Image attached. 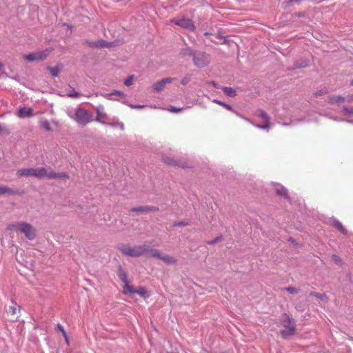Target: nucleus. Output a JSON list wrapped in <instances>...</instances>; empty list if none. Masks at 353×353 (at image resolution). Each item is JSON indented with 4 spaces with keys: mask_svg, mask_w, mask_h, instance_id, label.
I'll use <instances>...</instances> for the list:
<instances>
[{
    "mask_svg": "<svg viewBox=\"0 0 353 353\" xmlns=\"http://www.w3.org/2000/svg\"><path fill=\"white\" fill-rule=\"evenodd\" d=\"M17 175L19 176H34L37 179L46 177L50 179L69 178L68 174L65 172H55L52 170L48 172L44 168L19 169L17 172Z\"/></svg>",
    "mask_w": 353,
    "mask_h": 353,
    "instance_id": "nucleus-1",
    "label": "nucleus"
},
{
    "mask_svg": "<svg viewBox=\"0 0 353 353\" xmlns=\"http://www.w3.org/2000/svg\"><path fill=\"white\" fill-rule=\"evenodd\" d=\"M7 229L12 232H19L30 241L35 239L37 237L36 228L26 221L12 223L8 225Z\"/></svg>",
    "mask_w": 353,
    "mask_h": 353,
    "instance_id": "nucleus-2",
    "label": "nucleus"
},
{
    "mask_svg": "<svg viewBox=\"0 0 353 353\" xmlns=\"http://www.w3.org/2000/svg\"><path fill=\"white\" fill-rule=\"evenodd\" d=\"M281 323L283 329L281 331L283 338L287 339L293 336L296 333V325L293 319L290 318L287 314L284 313L281 317Z\"/></svg>",
    "mask_w": 353,
    "mask_h": 353,
    "instance_id": "nucleus-3",
    "label": "nucleus"
},
{
    "mask_svg": "<svg viewBox=\"0 0 353 353\" xmlns=\"http://www.w3.org/2000/svg\"><path fill=\"white\" fill-rule=\"evenodd\" d=\"M183 55L193 57L194 64L198 68H203L210 63V57L205 52H195L190 48H186L183 51Z\"/></svg>",
    "mask_w": 353,
    "mask_h": 353,
    "instance_id": "nucleus-4",
    "label": "nucleus"
},
{
    "mask_svg": "<svg viewBox=\"0 0 353 353\" xmlns=\"http://www.w3.org/2000/svg\"><path fill=\"white\" fill-rule=\"evenodd\" d=\"M118 250L123 254L132 257H138L148 252V247L146 245L131 247L128 245L120 244L118 245Z\"/></svg>",
    "mask_w": 353,
    "mask_h": 353,
    "instance_id": "nucleus-5",
    "label": "nucleus"
},
{
    "mask_svg": "<svg viewBox=\"0 0 353 353\" xmlns=\"http://www.w3.org/2000/svg\"><path fill=\"white\" fill-rule=\"evenodd\" d=\"M72 119L79 124L86 125L93 121L92 112L83 108H78L75 110Z\"/></svg>",
    "mask_w": 353,
    "mask_h": 353,
    "instance_id": "nucleus-6",
    "label": "nucleus"
},
{
    "mask_svg": "<svg viewBox=\"0 0 353 353\" xmlns=\"http://www.w3.org/2000/svg\"><path fill=\"white\" fill-rule=\"evenodd\" d=\"M52 50L45 49L23 55V59L28 62L40 61L45 60L50 54Z\"/></svg>",
    "mask_w": 353,
    "mask_h": 353,
    "instance_id": "nucleus-7",
    "label": "nucleus"
},
{
    "mask_svg": "<svg viewBox=\"0 0 353 353\" xmlns=\"http://www.w3.org/2000/svg\"><path fill=\"white\" fill-rule=\"evenodd\" d=\"M171 22L174 23L176 26H179L183 28L194 31L196 29L194 22L192 19L185 17L181 18H174L170 20Z\"/></svg>",
    "mask_w": 353,
    "mask_h": 353,
    "instance_id": "nucleus-8",
    "label": "nucleus"
},
{
    "mask_svg": "<svg viewBox=\"0 0 353 353\" xmlns=\"http://www.w3.org/2000/svg\"><path fill=\"white\" fill-rule=\"evenodd\" d=\"M255 115L258 117L261 118L264 121L263 125H256V127L261 129H268L270 127V118L268 116V114L263 110H258L255 112Z\"/></svg>",
    "mask_w": 353,
    "mask_h": 353,
    "instance_id": "nucleus-9",
    "label": "nucleus"
},
{
    "mask_svg": "<svg viewBox=\"0 0 353 353\" xmlns=\"http://www.w3.org/2000/svg\"><path fill=\"white\" fill-rule=\"evenodd\" d=\"M16 114L20 119H25L32 117L34 113L31 108L22 107L18 109Z\"/></svg>",
    "mask_w": 353,
    "mask_h": 353,
    "instance_id": "nucleus-10",
    "label": "nucleus"
},
{
    "mask_svg": "<svg viewBox=\"0 0 353 353\" xmlns=\"http://www.w3.org/2000/svg\"><path fill=\"white\" fill-rule=\"evenodd\" d=\"M174 79L168 77L157 82L153 85V88L157 92L161 91L167 83H171Z\"/></svg>",
    "mask_w": 353,
    "mask_h": 353,
    "instance_id": "nucleus-11",
    "label": "nucleus"
},
{
    "mask_svg": "<svg viewBox=\"0 0 353 353\" xmlns=\"http://www.w3.org/2000/svg\"><path fill=\"white\" fill-rule=\"evenodd\" d=\"M163 161V162L165 164H168V165H170L178 166V167H180V168H190V166H188L186 164V163L178 162L174 160L173 159H172L170 157H164Z\"/></svg>",
    "mask_w": 353,
    "mask_h": 353,
    "instance_id": "nucleus-12",
    "label": "nucleus"
},
{
    "mask_svg": "<svg viewBox=\"0 0 353 353\" xmlns=\"http://www.w3.org/2000/svg\"><path fill=\"white\" fill-rule=\"evenodd\" d=\"M131 211L136 212H157L159 211V208L155 206H141L139 208H132Z\"/></svg>",
    "mask_w": 353,
    "mask_h": 353,
    "instance_id": "nucleus-13",
    "label": "nucleus"
},
{
    "mask_svg": "<svg viewBox=\"0 0 353 353\" xmlns=\"http://www.w3.org/2000/svg\"><path fill=\"white\" fill-rule=\"evenodd\" d=\"M275 191L278 195L283 196L286 199H289L288 190L283 185L277 184L275 186Z\"/></svg>",
    "mask_w": 353,
    "mask_h": 353,
    "instance_id": "nucleus-14",
    "label": "nucleus"
},
{
    "mask_svg": "<svg viewBox=\"0 0 353 353\" xmlns=\"http://www.w3.org/2000/svg\"><path fill=\"white\" fill-rule=\"evenodd\" d=\"M161 260L168 265L175 264L177 262V259L166 254H162Z\"/></svg>",
    "mask_w": 353,
    "mask_h": 353,
    "instance_id": "nucleus-15",
    "label": "nucleus"
},
{
    "mask_svg": "<svg viewBox=\"0 0 353 353\" xmlns=\"http://www.w3.org/2000/svg\"><path fill=\"white\" fill-rule=\"evenodd\" d=\"M39 125L43 130H46L47 132H52L53 130V129L50 125V123L46 119H40Z\"/></svg>",
    "mask_w": 353,
    "mask_h": 353,
    "instance_id": "nucleus-16",
    "label": "nucleus"
},
{
    "mask_svg": "<svg viewBox=\"0 0 353 353\" xmlns=\"http://www.w3.org/2000/svg\"><path fill=\"white\" fill-rule=\"evenodd\" d=\"M222 91L229 97H234L236 95V90L230 87H222Z\"/></svg>",
    "mask_w": 353,
    "mask_h": 353,
    "instance_id": "nucleus-17",
    "label": "nucleus"
},
{
    "mask_svg": "<svg viewBox=\"0 0 353 353\" xmlns=\"http://www.w3.org/2000/svg\"><path fill=\"white\" fill-rule=\"evenodd\" d=\"M310 295L316 297V299L323 302H327L329 300L327 296L325 293H318L315 292H312L310 293Z\"/></svg>",
    "mask_w": 353,
    "mask_h": 353,
    "instance_id": "nucleus-18",
    "label": "nucleus"
},
{
    "mask_svg": "<svg viewBox=\"0 0 353 353\" xmlns=\"http://www.w3.org/2000/svg\"><path fill=\"white\" fill-rule=\"evenodd\" d=\"M146 254H148L150 257L161 259L163 253L157 249L148 248V252H146Z\"/></svg>",
    "mask_w": 353,
    "mask_h": 353,
    "instance_id": "nucleus-19",
    "label": "nucleus"
},
{
    "mask_svg": "<svg viewBox=\"0 0 353 353\" xmlns=\"http://www.w3.org/2000/svg\"><path fill=\"white\" fill-rule=\"evenodd\" d=\"M17 194L18 191L9 188L8 186H0V194Z\"/></svg>",
    "mask_w": 353,
    "mask_h": 353,
    "instance_id": "nucleus-20",
    "label": "nucleus"
},
{
    "mask_svg": "<svg viewBox=\"0 0 353 353\" xmlns=\"http://www.w3.org/2000/svg\"><path fill=\"white\" fill-rule=\"evenodd\" d=\"M345 101V98L342 96L334 95L330 97L329 102L331 103H342Z\"/></svg>",
    "mask_w": 353,
    "mask_h": 353,
    "instance_id": "nucleus-21",
    "label": "nucleus"
},
{
    "mask_svg": "<svg viewBox=\"0 0 353 353\" xmlns=\"http://www.w3.org/2000/svg\"><path fill=\"white\" fill-rule=\"evenodd\" d=\"M333 225L343 234H347V230L343 227L341 223L339 221H334Z\"/></svg>",
    "mask_w": 353,
    "mask_h": 353,
    "instance_id": "nucleus-22",
    "label": "nucleus"
},
{
    "mask_svg": "<svg viewBox=\"0 0 353 353\" xmlns=\"http://www.w3.org/2000/svg\"><path fill=\"white\" fill-rule=\"evenodd\" d=\"M136 290L133 289V287L132 285H130L128 283H126V284L124 285V290L123 294H135Z\"/></svg>",
    "mask_w": 353,
    "mask_h": 353,
    "instance_id": "nucleus-23",
    "label": "nucleus"
},
{
    "mask_svg": "<svg viewBox=\"0 0 353 353\" xmlns=\"http://www.w3.org/2000/svg\"><path fill=\"white\" fill-rule=\"evenodd\" d=\"M97 115L95 121L97 122H101L102 123H104V121H103L102 120L104 119H106V114L103 112H101L99 110H97Z\"/></svg>",
    "mask_w": 353,
    "mask_h": 353,
    "instance_id": "nucleus-24",
    "label": "nucleus"
},
{
    "mask_svg": "<svg viewBox=\"0 0 353 353\" xmlns=\"http://www.w3.org/2000/svg\"><path fill=\"white\" fill-rule=\"evenodd\" d=\"M48 70L50 71L52 77H58L60 73V70L58 67H48Z\"/></svg>",
    "mask_w": 353,
    "mask_h": 353,
    "instance_id": "nucleus-25",
    "label": "nucleus"
},
{
    "mask_svg": "<svg viewBox=\"0 0 353 353\" xmlns=\"http://www.w3.org/2000/svg\"><path fill=\"white\" fill-rule=\"evenodd\" d=\"M222 44L227 45L230 48H234L236 46V44L234 41L226 38H222Z\"/></svg>",
    "mask_w": 353,
    "mask_h": 353,
    "instance_id": "nucleus-26",
    "label": "nucleus"
},
{
    "mask_svg": "<svg viewBox=\"0 0 353 353\" xmlns=\"http://www.w3.org/2000/svg\"><path fill=\"white\" fill-rule=\"evenodd\" d=\"M94 46L99 48H108L110 45L104 40L98 41Z\"/></svg>",
    "mask_w": 353,
    "mask_h": 353,
    "instance_id": "nucleus-27",
    "label": "nucleus"
},
{
    "mask_svg": "<svg viewBox=\"0 0 353 353\" xmlns=\"http://www.w3.org/2000/svg\"><path fill=\"white\" fill-rule=\"evenodd\" d=\"M9 134L10 130L4 125L0 123V135Z\"/></svg>",
    "mask_w": 353,
    "mask_h": 353,
    "instance_id": "nucleus-28",
    "label": "nucleus"
},
{
    "mask_svg": "<svg viewBox=\"0 0 353 353\" xmlns=\"http://www.w3.org/2000/svg\"><path fill=\"white\" fill-rule=\"evenodd\" d=\"M146 290L144 287L139 288L137 290H136L135 294H139L142 297H145L146 296Z\"/></svg>",
    "mask_w": 353,
    "mask_h": 353,
    "instance_id": "nucleus-29",
    "label": "nucleus"
},
{
    "mask_svg": "<svg viewBox=\"0 0 353 353\" xmlns=\"http://www.w3.org/2000/svg\"><path fill=\"white\" fill-rule=\"evenodd\" d=\"M13 305H10L9 307V312H10L12 315H15L17 314V303L12 301Z\"/></svg>",
    "mask_w": 353,
    "mask_h": 353,
    "instance_id": "nucleus-30",
    "label": "nucleus"
},
{
    "mask_svg": "<svg viewBox=\"0 0 353 353\" xmlns=\"http://www.w3.org/2000/svg\"><path fill=\"white\" fill-rule=\"evenodd\" d=\"M284 290L287 291L290 294H296L299 292V289L294 288V287H287L284 288Z\"/></svg>",
    "mask_w": 353,
    "mask_h": 353,
    "instance_id": "nucleus-31",
    "label": "nucleus"
},
{
    "mask_svg": "<svg viewBox=\"0 0 353 353\" xmlns=\"http://www.w3.org/2000/svg\"><path fill=\"white\" fill-rule=\"evenodd\" d=\"M120 279L124 283V284H126V283H128V276L125 272H121L119 274Z\"/></svg>",
    "mask_w": 353,
    "mask_h": 353,
    "instance_id": "nucleus-32",
    "label": "nucleus"
},
{
    "mask_svg": "<svg viewBox=\"0 0 353 353\" xmlns=\"http://www.w3.org/2000/svg\"><path fill=\"white\" fill-rule=\"evenodd\" d=\"M332 260L338 265H341L342 263L341 259L336 254H333L332 256Z\"/></svg>",
    "mask_w": 353,
    "mask_h": 353,
    "instance_id": "nucleus-33",
    "label": "nucleus"
},
{
    "mask_svg": "<svg viewBox=\"0 0 353 353\" xmlns=\"http://www.w3.org/2000/svg\"><path fill=\"white\" fill-rule=\"evenodd\" d=\"M133 79H134V77L132 75L130 76L125 80V81H124L125 85L127 86H130V85H132Z\"/></svg>",
    "mask_w": 353,
    "mask_h": 353,
    "instance_id": "nucleus-34",
    "label": "nucleus"
},
{
    "mask_svg": "<svg viewBox=\"0 0 353 353\" xmlns=\"http://www.w3.org/2000/svg\"><path fill=\"white\" fill-rule=\"evenodd\" d=\"M343 112L345 114L353 115V108H344L343 109Z\"/></svg>",
    "mask_w": 353,
    "mask_h": 353,
    "instance_id": "nucleus-35",
    "label": "nucleus"
},
{
    "mask_svg": "<svg viewBox=\"0 0 353 353\" xmlns=\"http://www.w3.org/2000/svg\"><path fill=\"white\" fill-rule=\"evenodd\" d=\"M57 327L61 332V333H62L63 336H64V338L67 339V334H66V332L64 330L63 327L61 325L58 324L57 325Z\"/></svg>",
    "mask_w": 353,
    "mask_h": 353,
    "instance_id": "nucleus-36",
    "label": "nucleus"
},
{
    "mask_svg": "<svg viewBox=\"0 0 353 353\" xmlns=\"http://www.w3.org/2000/svg\"><path fill=\"white\" fill-rule=\"evenodd\" d=\"M68 96L70 97H72V98H77V97L81 96V94L80 93H79L78 92L72 91V92L69 94Z\"/></svg>",
    "mask_w": 353,
    "mask_h": 353,
    "instance_id": "nucleus-37",
    "label": "nucleus"
},
{
    "mask_svg": "<svg viewBox=\"0 0 353 353\" xmlns=\"http://www.w3.org/2000/svg\"><path fill=\"white\" fill-rule=\"evenodd\" d=\"M168 111L171 112H174V113H176V112H179L181 110V109L180 108H175V107H170L168 109Z\"/></svg>",
    "mask_w": 353,
    "mask_h": 353,
    "instance_id": "nucleus-38",
    "label": "nucleus"
},
{
    "mask_svg": "<svg viewBox=\"0 0 353 353\" xmlns=\"http://www.w3.org/2000/svg\"><path fill=\"white\" fill-rule=\"evenodd\" d=\"M190 81V79L189 77H184L182 80H181V83L183 84V85H185L186 83H188V81Z\"/></svg>",
    "mask_w": 353,
    "mask_h": 353,
    "instance_id": "nucleus-39",
    "label": "nucleus"
},
{
    "mask_svg": "<svg viewBox=\"0 0 353 353\" xmlns=\"http://www.w3.org/2000/svg\"><path fill=\"white\" fill-rule=\"evenodd\" d=\"M222 107L225 108L228 110H232V107L230 105L225 104L222 102Z\"/></svg>",
    "mask_w": 353,
    "mask_h": 353,
    "instance_id": "nucleus-40",
    "label": "nucleus"
},
{
    "mask_svg": "<svg viewBox=\"0 0 353 353\" xmlns=\"http://www.w3.org/2000/svg\"><path fill=\"white\" fill-rule=\"evenodd\" d=\"M307 65V62H305L303 64L299 65V67H305Z\"/></svg>",
    "mask_w": 353,
    "mask_h": 353,
    "instance_id": "nucleus-41",
    "label": "nucleus"
},
{
    "mask_svg": "<svg viewBox=\"0 0 353 353\" xmlns=\"http://www.w3.org/2000/svg\"><path fill=\"white\" fill-rule=\"evenodd\" d=\"M3 67V64L0 62V71L2 70Z\"/></svg>",
    "mask_w": 353,
    "mask_h": 353,
    "instance_id": "nucleus-42",
    "label": "nucleus"
},
{
    "mask_svg": "<svg viewBox=\"0 0 353 353\" xmlns=\"http://www.w3.org/2000/svg\"><path fill=\"white\" fill-rule=\"evenodd\" d=\"M214 101H215L216 103H217L218 104H221V101H219V100H214Z\"/></svg>",
    "mask_w": 353,
    "mask_h": 353,
    "instance_id": "nucleus-43",
    "label": "nucleus"
},
{
    "mask_svg": "<svg viewBox=\"0 0 353 353\" xmlns=\"http://www.w3.org/2000/svg\"><path fill=\"white\" fill-rule=\"evenodd\" d=\"M65 341L67 343H69V340H68V338L67 337V339H65Z\"/></svg>",
    "mask_w": 353,
    "mask_h": 353,
    "instance_id": "nucleus-44",
    "label": "nucleus"
},
{
    "mask_svg": "<svg viewBox=\"0 0 353 353\" xmlns=\"http://www.w3.org/2000/svg\"><path fill=\"white\" fill-rule=\"evenodd\" d=\"M350 85H353V79H352V80H351V81H350Z\"/></svg>",
    "mask_w": 353,
    "mask_h": 353,
    "instance_id": "nucleus-45",
    "label": "nucleus"
},
{
    "mask_svg": "<svg viewBox=\"0 0 353 353\" xmlns=\"http://www.w3.org/2000/svg\"><path fill=\"white\" fill-rule=\"evenodd\" d=\"M117 94H119V95H121V93L120 92H117Z\"/></svg>",
    "mask_w": 353,
    "mask_h": 353,
    "instance_id": "nucleus-46",
    "label": "nucleus"
},
{
    "mask_svg": "<svg viewBox=\"0 0 353 353\" xmlns=\"http://www.w3.org/2000/svg\"><path fill=\"white\" fill-rule=\"evenodd\" d=\"M352 98H353V96H352Z\"/></svg>",
    "mask_w": 353,
    "mask_h": 353,
    "instance_id": "nucleus-47",
    "label": "nucleus"
}]
</instances>
